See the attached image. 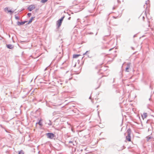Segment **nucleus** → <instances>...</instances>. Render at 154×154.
<instances>
[{"instance_id":"1","label":"nucleus","mask_w":154,"mask_h":154,"mask_svg":"<svg viewBox=\"0 0 154 154\" xmlns=\"http://www.w3.org/2000/svg\"><path fill=\"white\" fill-rule=\"evenodd\" d=\"M127 132L128 133V135L126 137V140L128 141H131V137L130 136V134L131 132V130L130 129H128L127 130Z\"/></svg>"},{"instance_id":"2","label":"nucleus","mask_w":154,"mask_h":154,"mask_svg":"<svg viewBox=\"0 0 154 154\" xmlns=\"http://www.w3.org/2000/svg\"><path fill=\"white\" fill-rule=\"evenodd\" d=\"M47 137L50 139H52L55 137V135L53 133H48L46 134Z\"/></svg>"},{"instance_id":"3","label":"nucleus","mask_w":154,"mask_h":154,"mask_svg":"<svg viewBox=\"0 0 154 154\" xmlns=\"http://www.w3.org/2000/svg\"><path fill=\"white\" fill-rule=\"evenodd\" d=\"M4 11L6 12H7V13H9V14L10 15H12L13 13L14 12V11H12L11 10H8V7H6L4 9Z\"/></svg>"},{"instance_id":"4","label":"nucleus","mask_w":154,"mask_h":154,"mask_svg":"<svg viewBox=\"0 0 154 154\" xmlns=\"http://www.w3.org/2000/svg\"><path fill=\"white\" fill-rule=\"evenodd\" d=\"M35 7L34 5H29L28 8L27 9L29 11H31L33 9H35Z\"/></svg>"},{"instance_id":"5","label":"nucleus","mask_w":154,"mask_h":154,"mask_svg":"<svg viewBox=\"0 0 154 154\" xmlns=\"http://www.w3.org/2000/svg\"><path fill=\"white\" fill-rule=\"evenodd\" d=\"M6 46L9 49H12L14 48V46L11 44H6Z\"/></svg>"},{"instance_id":"6","label":"nucleus","mask_w":154,"mask_h":154,"mask_svg":"<svg viewBox=\"0 0 154 154\" xmlns=\"http://www.w3.org/2000/svg\"><path fill=\"white\" fill-rule=\"evenodd\" d=\"M62 22L59 20H58L57 22V25L58 28H59L61 26Z\"/></svg>"},{"instance_id":"7","label":"nucleus","mask_w":154,"mask_h":154,"mask_svg":"<svg viewBox=\"0 0 154 154\" xmlns=\"http://www.w3.org/2000/svg\"><path fill=\"white\" fill-rule=\"evenodd\" d=\"M130 67V63H128L127 64V67L125 68V71L127 72H129L128 69Z\"/></svg>"},{"instance_id":"8","label":"nucleus","mask_w":154,"mask_h":154,"mask_svg":"<svg viewBox=\"0 0 154 154\" xmlns=\"http://www.w3.org/2000/svg\"><path fill=\"white\" fill-rule=\"evenodd\" d=\"M17 25L19 26H20L21 25H22L24 24L23 21L19 22V21H18L17 22Z\"/></svg>"},{"instance_id":"9","label":"nucleus","mask_w":154,"mask_h":154,"mask_svg":"<svg viewBox=\"0 0 154 154\" xmlns=\"http://www.w3.org/2000/svg\"><path fill=\"white\" fill-rule=\"evenodd\" d=\"M149 2V0H148L147 1H146V2H145V5L143 6L144 8H145L146 9L148 7L147 5H148V3L147 2Z\"/></svg>"},{"instance_id":"10","label":"nucleus","mask_w":154,"mask_h":154,"mask_svg":"<svg viewBox=\"0 0 154 154\" xmlns=\"http://www.w3.org/2000/svg\"><path fill=\"white\" fill-rule=\"evenodd\" d=\"M147 116V114L146 113H143V115H142V119H144L146 118Z\"/></svg>"},{"instance_id":"11","label":"nucleus","mask_w":154,"mask_h":154,"mask_svg":"<svg viewBox=\"0 0 154 154\" xmlns=\"http://www.w3.org/2000/svg\"><path fill=\"white\" fill-rule=\"evenodd\" d=\"M80 56L79 54H74L73 55V58H77Z\"/></svg>"},{"instance_id":"12","label":"nucleus","mask_w":154,"mask_h":154,"mask_svg":"<svg viewBox=\"0 0 154 154\" xmlns=\"http://www.w3.org/2000/svg\"><path fill=\"white\" fill-rule=\"evenodd\" d=\"M35 17H32L29 21L28 23H30L32 22V20Z\"/></svg>"},{"instance_id":"13","label":"nucleus","mask_w":154,"mask_h":154,"mask_svg":"<svg viewBox=\"0 0 154 154\" xmlns=\"http://www.w3.org/2000/svg\"><path fill=\"white\" fill-rule=\"evenodd\" d=\"M15 18L16 20H19L20 19V17L18 16H17L16 15H15Z\"/></svg>"},{"instance_id":"14","label":"nucleus","mask_w":154,"mask_h":154,"mask_svg":"<svg viewBox=\"0 0 154 154\" xmlns=\"http://www.w3.org/2000/svg\"><path fill=\"white\" fill-rule=\"evenodd\" d=\"M147 140V141H149V140L152 138V137H151L148 136L146 137Z\"/></svg>"},{"instance_id":"15","label":"nucleus","mask_w":154,"mask_h":154,"mask_svg":"<svg viewBox=\"0 0 154 154\" xmlns=\"http://www.w3.org/2000/svg\"><path fill=\"white\" fill-rule=\"evenodd\" d=\"M64 17L65 16H63V17H62L60 19H59V20L62 22Z\"/></svg>"},{"instance_id":"16","label":"nucleus","mask_w":154,"mask_h":154,"mask_svg":"<svg viewBox=\"0 0 154 154\" xmlns=\"http://www.w3.org/2000/svg\"><path fill=\"white\" fill-rule=\"evenodd\" d=\"M18 154H24V152L23 150H21L19 151Z\"/></svg>"},{"instance_id":"17","label":"nucleus","mask_w":154,"mask_h":154,"mask_svg":"<svg viewBox=\"0 0 154 154\" xmlns=\"http://www.w3.org/2000/svg\"><path fill=\"white\" fill-rule=\"evenodd\" d=\"M48 0H42L41 1V2L42 3H45L47 2Z\"/></svg>"},{"instance_id":"18","label":"nucleus","mask_w":154,"mask_h":154,"mask_svg":"<svg viewBox=\"0 0 154 154\" xmlns=\"http://www.w3.org/2000/svg\"><path fill=\"white\" fill-rule=\"evenodd\" d=\"M38 123L40 125H42V123L40 121H39V122H38V123H36V124Z\"/></svg>"},{"instance_id":"19","label":"nucleus","mask_w":154,"mask_h":154,"mask_svg":"<svg viewBox=\"0 0 154 154\" xmlns=\"http://www.w3.org/2000/svg\"><path fill=\"white\" fill-rule=\"evenodd\" d=\"M0 126L1 128H2L4 129H5V128L4 126H3L2 125H0Z\"/></svg>"},{"instance_id":"20","label":"nucleus","mask_w":154,"mask_h":154,"mask_svg":"<svg viewBox=\"0 0 154 154\" xmlns=\"http://www.w3.org/2000/svg\"><path fill=\"white\" fill-rule=\"evenodd\" d=\"M27 16L29 17H30L31 15V13H29L27 14Z\"/></svg>"},{"instance_id":"21","label":"nucleus","mask_w":154,"mask_h":154,"mask_svg":"<svg viewBox=\"0 0 154 154\" xmlns=\"http://www.w3.org/2000/svg\"><path fill=\"white\" fill-rule=\"evenodd\" d=\"M89 51H87L84 54H83V55H86V54H87L88 52Z\"/></svg>"},{"instance_id":"22","label":"nucleus","mask_w":154,"mask_h":154,"mask_svg":"<svg viewBox=\"0 0 154 154\" xmlns=\"http://www.w3.org/2000/svg\"><path fill=\"white\" fill-rule=\"evenodd\" d=\"M49 123H48V125H52V124H51V122L50 120H49Z\"/></svg>"},{"instance_id":"23","label":"nucleus","mask_w":154,"mask_h":154,"mask_svg":"<svg viewBox=\"0 0 154 154\" xmlns=\"http://www.w3.org/2000/svg\"><path fill=\"white\" fill-rule=\"evenodd\" d=\"M88 34H89V35H92V34H93V32H87V33Z\"/></svg>"},{"instance_id":"24","label":"nucleus","mask_w":154,"mask_h":154,"mask_svg":"<svg viewBox=\"0 0 154 154\" xmlns=\"http://www.w3.org/2000/svg\"><path fill=\"white\" fill-rule=\"evenodd\" d=\"M23 22L24 24L25 23H27L28 22V21L25 20Z\"/></svg>"},{"instance_id":"25","label":"nucleus","mask_w":154,"mask_h":154,"mask_svg":"<svg viewBox=\"0 0 154 154\" xmlns=\"http://www.w3.org/2000/svg\"><path fill=\"white\" fill-rule=\"evenodd\" d=\"M73 143L72 141H69V143Z\"/></svg>"},{"instance_id":"26","label":"nucleus","mask_w":154,"mask_h":154,"mask_svg":"<svg viewBox=\"0 0 154 154\" xmlns=\"http://www.w3.org/2000/svg\"><path fill=\"white\" fill-rule=\"evenodd\" d=\"M137 34L134 35L133 36V38H135V37L136 36Z\"/></svg>"},{"instance_id":"27","label":"nucleus","mask_w":154,"mask_h":154,"mask_svg":"<svg viewBox=\"0 0 154 154\" xmlns=\"http://www.w3.org/2000/svg\"><path fill=\"white\" fill-rule=\"evenodd\" d=\"M100 84L99 86L98 87H97V88H96V89H97V88H98L100 86Z\"/></svg>"},{"instance_id":"28","label":"nucleus","mask_w":154,"mask_h":154,"mask_svg":"<svg viewBox=\"0 0 154 154\" xmlns=\"http://www.w3.org/2000/svg\"><path fill=\"white\" fill-rule=\"evenodd\" d=\"M21 42L22 43V42H26V41H21Z\"/></svg>"},{"instance_id":"29","label":"nucleus","mask_w":154,"mask_h":154,"mask_svg":"<svg viewBox=\"0 0 154 154\" xmlns=\"http://www.w3.org/2000/svg\"><path fill=\"white\" fill-rule=\"evenodd\" d=\"M113 48H111V49H109V51H110L111 50H112Z\"/></svg>"},{"instance_id":"30","label":"nucleus","mask_w":154,"mask_h":154,"mask_svg":"<svg viewBox=\"0 0 154 154\" xmlns=\"http://www.w3.org/2000/svg\"><path fill=\"white\" fill-rule=\"evenodd\" d=\"M91 96H90V97H89V99H91Z\"/></svg>"},{"instance_id":"31","label":"nucleus","mask_w":154,"mask_h":154,"mask_svg":"<svg viewBox=\"0 0 154 154\" xmlns=\"http://www.w3.org/2000/svg\"><path fill=\"white\" fill-rule=\"evenodd\" d=\"M71 18V17H69L68 18V19L69 20H70V19Z\"/></svg>"},{"instance_id":"32","label":"nucleus","mask_w":154,"mask_h":154,"mask_svg":"<svg viewBox=\"0 0 154 154\" xmlns=\"http://www.w3.org/2000/svg\"><path fill=\"white\" fill-rule=\"evenodd\" d=\"M29 24V23H28V22L27 23H26V26H27V25L28 24Z\"/></svg>"},{"instance_id":"33","label":"nucleus","mask_w":154,"mask_h":154,"mask_svg":"<svg viewBox=\"0 0 154 154\" xmlns=\"http://www.w3.org/2000/svg\"><path fill=\"white\" fill-rule=\"evenodd\" d=\"M149 100L150 101L151 100V98L150 97Z\"/></svg>"},{"instance_id":"34","label":"nucleus","mask_w":154,"mask_h":154,"mask_svg":"<svg viewBox=\"0 0 154 154\" xmlns=\"http://www.w3.org/2000/svg\"><path fill=\"white\" fill-rule=\"evenodd\" d=\"M131 48L132 49H133H133H134V48H133V47H131Z\"/></svg>"},{"instance_id":"35","label":"nucleus","mask_w":154,"mask_h":154,"mask_svg":"<svg viewBox=\"0 0 154 154\" xmlns=\"http://www.w3.org/2000/svg\"><path fill=\"white\" fill-rule=\"evenodd\" d=\"M5 131L6 132H8L7 131V130H6L5 129Z\"/></svg>"},{"instance_id":"36","label":"nucleus","mask_w":154,"mask_h":154,"mask_svg":"<svg viewBox=\"0 0 154 154\" xmlns=\"http://www.w3.org/2000/svg\"><path fill=\"white\" fill-rule=\"evenodd\" d=\"M21 11H22V10H20V11H19H19H19V12H21Z\"/></svg>"},{"instance_id":"37","label":"nucleus","mask_w":154,"mask_h":154,"mask_svg":"<svg viewBox=\"0 0 154 154\" xmlns=\"http://www.w3.org/2000/svg\"><path fill=\"white\" fill-rule=\"evenodd\" d=\"M47 67L45 69V70H47Z\"/></svg>"},{"instance_id":"38","label":"nucleus","mask_w":154,"mask_h":154,"mask_svg":"<svg viewBox=\"0 0 154 154\" xmlns=\"http://www.w3.org/2000/svg\"><path fill=\"white\" fill-rule=\"evenodd\" d=\"M143 19H144L145 18V17H143Z\"/></svg>"},{"instance_id":"39","label":"nucleus","mask_w":154,"mask_h":154,"mask_svg":"<svg viewBox=\"0 0 154 154\" xmlns=\"http://www.w3.org/2000/svg\"><path fill=\"white\" fill-rule=\"evenodd\" d=\"M97 32L96 33V34H95V35H97Z\"/></svg>"},{"instance_id":"40","label":"nucleus","mask_w":154,"mask_h":154,"mask_svg":"<svg viewBox=\"0 0 154 154\" xmlns=\"http://www.w3.org/2000/svg\"><path fill=\"white\" fill-rule=\"evenodd\" d=\"M148 22L149 23V22H150L149 21H148Z\"/></svg>"},{"instance_id":"41","label":"nucleus","mask_w":154,"mask_h":154,"mask_svg":"<svg viewBox=\"0 0 154 154\" xmlns=\"http://www.w3.org/2000/svg\"><path fill=\"white\" fill-rule=\"evenodd\" d=\"M148 26H149H149H150V25H149V24Z\"/></svg>"},{"instance_id":"42","label":"nucleus","mask_w":154,"mask_h":154,"mask_svg":"<svg viewBox=\"0 0 154 154\" xmlns=\"http://www.w3.org/2000/svg\"><path fill=\"white\" fill-rule=\"evenodd\" d=\"M64 63H62V64L63 65V64H64Z\"/></svg>"},{"instance_id":"43","label":"nucleus","mask_w":154,"mask_h":154,"mask_svg":"<svg viewBox=\"0 0 154 154\" xmlns=\"http://www.w3.org/2000/svg\"><path fill=\"white\" fill-rule=\"evenodd\" d=\"M79 20V19H77V21H78Z\"/></svg>"},{"instance_id":"44","label":"nucleus","mask_w":154,"mask_h":154,"mask_svg":"<svg viewBox=\"0 0 154 154\" xmlns=\"http://www.w3.org/2000/svg\"><path fill=\"white\" fill-rule=\"evenodd\" d=\"M98 106H97V107H98Z\"/></svg>"}]
</instances>
